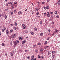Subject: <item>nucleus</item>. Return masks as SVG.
Listing matches in <instances>:
<instances>
[{
  "label": "nucleus",
  "mask_w": 60,
  "mask_h": 60,
  "mask_svg": "<svg viewBox=\"0 0 60 60\" xmlns=\"http://www.w3.org/2000/svg\"><path fill=\"white\" fill-rule=\"evenodd\" d=\"M46 10V9H49V7L48 6H46V7H43Z\"/></svg>",
  "instance_id": "f257e3e1"
},
{
  "label": "nucleus",
  "mask_w": 60,
  "mask_h": 60,
  "mask_svg": "<svg viewBox=\"0 0 60 60\" xmlns=\"http://www.w3.org/2000/svg\"><path fill=\"white\" fill-rule=\"evenodd\" d=\"M16 36H17V35L16 34H15L13 35L12 36V37L13 38L16 37Z\"/></svg>",
  "instance_id": "f03ea898"
},
{
  "label": "nucleus",
  "mask_w": 60,
  "mask_h": 60,
  "mask_svg": "<svg viewBox=\"0 0 60 60\" xmlns=\"http://www.w3.org/2000/svg\"><path fill=\"white\" fill-rule=\"evenodd\" d=\"M47 16H48V17H49L50 16L49 15V12H47Z\"/></svg>",
  "instance_id": "7ed1b4c3"
},
{
  "label": "nucleus",
  "mask_w": 60,
  "mask_h": 60,
  "mask_svg": "<svg viewBox=\"0 0 60 60\" xmlns=\"http://www.w3.org/2000/svg\"><path fill=\"white\" fill-rule=\"evenodd\" d=\"M6 33L7 35L9 34V31H8V30H7L6 31Z\"/></svg>",
  "instance_id": "20e7f679"
},
{
  "label": "nucleus",
  "mask_w": 60,
  "mask_h": 60,
  "mask_svg": "<svg viewBox=\"0 0 60 60\" xmlns=\"http://www.w3.org/2000/svg\"><path fill=\"white\" fill-rule=\"evenodd\" d=\"M56 52V51H52V54H55V53Z\"/></svg>",
  "instance_id": "39448f33"
},
{
  "label": "nucleus",
  "mask_w": 60,
  "mask_h": 60,
  "mask_svg": "<svg viewBox=\"0 0 60 60\" xmlns=\"http://www.w3.org/2000/svg\"><path fill=\"white\" fill-rule=\"evenodd\" d=\"M57 4H60V0H58Z\"/></svg>",
  "instance_id": "423d86ee"
},
{
  "label": "nucleus",
  "mask_w": 60,
  "mask_h": 60,
  "mask_svg": "<svg viewBox=\"0 0 60 60\" xmlns=\"http://www.w3.org/2000/svg\"><path fill=\"white\" fill-rule=\"evenodd\" d=\"M19 40H22V39H23V38H22V37H21L20 38H19Z\"/></svg>",
  "instance_id": "0eeeda50"
},
{
  "label": "nucleus",
  "mask_w": 60,
  "mask_h": 60,
  "mask_svg": "<svg viewBox=\"0 0 60 60\" xmlns=\"http://www.w3.org/2000/svg\"><path fill=\"white\" fill-rule=\"evenodd\" d=\"M26 43V40H24L22 41V44H23V43Z\"/></svg>",
  "instance_id": "6e6552de"
},
{
  "label": "nucleus",
  "mask_w": 60,
  "mask_h": 60,
  "mask_svg": "<svg viewBox=\"0 0 60 60\" xmlns=\"http://www.w3.org/2000/svg\"><path fill=\"white\" fill-rule=\"evenodd\" d=\"M49 46H45L44 47V48H45V49H47V48H49Z\"/></svg>",
  "instance_id": "1a4fd4ad"
},
{
  "label": "nucleus",
  "mask_w": 60,
  "mask_h": 60,
  "mask_svg": "<svg viewBox=\"0 0 60 60\" xmlns=\"http://www.w3.org/2000/svg\"><path fill=\"white\" fill-rule=\"evenodd\" d=\"M14 45H16V44H17V42L16 41L14 42Z\"/></svg>",
  "instance_id": "9d476101"
},
{
  "label": "nucleus",
  "mask_w": 60,
  "mask_h": 60,
  "mask_svg": "<svg viewBox=\"0 0 60 60\" xmlns=\"http://www.w3.org/2000/svg\"><path fill=\"white\" fill-rule=\"evenodd\" d=\"M40 51H41V52H42V51H43V49H42V48H41L40 49Z\"/></svg>",
  "instance_id": "9b49d317"
},
{
  "label": "nucleus",
  "mask_w": 60,
  "mask_h": 60,
  "mask_svg": "<svg viewBox=\"0 0 60 60\" xmlns=\"http://www.w3.org/2000/svg\"><path fill=\"white\" fill-rule=\"evenodd\" d=\"M28 31L26 30H25V33L27 34V33H28V32H27Z\"/></svg>",
  "instance_id": "f8f14e48"
},
{
  "label": "nucleus",
  "mask_w": 60,
  "mask_h": 60,
  "mask_svg": "<svg viewBox=\"0 0 60 60\" xmlns=\"http://www.w3.org/2000/svg\"><path fill=\"white\" fill-rule=\"evenodd\" d=\"M13 30L12 29H11L10 30V33H12V32H13Z\"/></svg>",
  "instance_id": "ddd939ff"
},
{
  "label": "nucleus",
  "mask_w": 60,
  "mask_h": 60,
  "mask_svg": "<svg viewBox=\"0 0 60 60\" xmlns=\"http://www.w3.org/2000/svg\"><path fill=\"white\" fill-rule=\"evenodd\" d=\"M18 13L19 14H22V12H21L19 11L18 12Z\"/></svg>",
  "instance_id": "4468645a"
},
{
  "label": "nucleus",
  "mask_w": 60,
  "mask_h": 60,
  "mask_svg": "<svg viewBox=\"0 0 60 60\" xmlns=\"http://www.w3.org/2000/svg\"><path fill=\"white\" fill-rule=\"evenodd\" d=\"M41 58H42V59H43L44 58V57L43 56H41Z\"/></svg>",
  "instance_id": "2eb2a0df"
},
{
  "label": "nucleus",
  "mask_w": 60,
  "mask_h": 60,
  "mask_svg": "<svg viewBox=\"0 0 60 60\" xmlns=\"http://www.w3.org/2000/svg\"><path fill=\"white\" fill-rule=\"evenodd\" d=\"M17 43H19V41H18V40H17L16 41H15Z\"/></svg>",
  "instance_id": "dca6fc26"
},
{
  "label": "nucleus",
  "mask_w": 60,
  "mask_h": 60,
  "mask_svg": "<svg viewBox=\"0 0 60 60\" xmlns=\"http://www.w3.org/2000/svg\"><path fill=\"white\" fill-rule=\"evenodd\" d=\"M38 45H40V46H41V43H38Z\"/></svg>",
  "instance_id": "f3484780"
},
{
  "label": "nucleus",
  "mask_w": 60,
  "mask_h": 60,
  "mask_svg": "<svg viewBox=\"0 0 60 60\" xmlns=\"http://www.w3.org/2000/svg\"><path fill=\"white\" fill-rule=\"evenodd\" d=\"M10 54H11V56H13V53H12V52H11L10 53Z\"/></svg>",
  "instance_id": "a211bd4d"
},
{
  "label": "nucleus",
  "mask_w": 60,
  "mask_h": 60,
  "mask_svg": "<svg viewBox=\"0 0 60 60\" xmlns=\"http://www.w3.org/2000/svg\"><path fill=\"white\" fill-rule=\"evenodd\" d=\"M40 25H42V22L41 21L40 22Z\"/></svg>",
  "instance_id": "6ab92c4d"
},
{
  "label": "nucleus",
  "mask_w": 60,
  "mask_h": 60,
  "mask_svg": "<svg viewBox=\"0 0 60 60\" xmlns=\"http://www.w3.org/2000/svg\"><path fill=\"white\" fill-rule=\"evenodd\" d=\"M45 44H48V42H47V41H45Z\"/></svg>",
  "instance_id": "aec40b11"
},
{
  "label": "nucleus",
  "mask_w": 60,
  "mask_h": 60,
  "mask_svg": "<svg viewBox=\"0 0 60 60\" xmlns=\"http://www.w3.org/2000/svg\"><path fill=\"white\" fill-rule=\"evenodd\" d=\"M40 35H41V36H42L43 35V33H41L40 34Z\"/></svg>",
  "instance_id": "412c9836"
},
{
  "label": "nucleus",
  "mask_w": 60,
  "mask_h": 60,
  "mask_svg": "<svg viewBox=\"0 0 60 60\" xmlns=\"http://www.w3.org/2000/svg\"><path fill=\"white\" fill-rule=\"evenodd\" d=\"M34 30H35L36 31L37 30V28L35 27L34 28Z\"/></svg>",
  "instance_id": "4be33fe9"
},
{
  "label": "nucleus",
  "mask_w": 60,
  "mask_h": 60,
  "mask_svg": "<svg viewBox=\"0 0 60 60\" xmlns=\"http://www.w3.org/2000/svg\"><path fill=\"white\" fill-rule=\"evenodd\" d=\"M1 45L2 46H4V45H4V43H2V44Z\"/></svg>",
  "instance_id": "5701e85b"
},
{
  "label": "nucleus",
  "mask_w": 60,
  "mask_h": 60,
  "mask_svg": "<svg viewBox=\"0 0 60 60\" xmlns=\"http://www.w3.org/2000/svg\"><path fill=\"white\" fill-rule=\"evenodd\" d=\"M22 26H23V27H26V26H25V24H23L22 25Z\"/></svg>",
  "instance_id": "b1692460"
},
{
  "label": "nucleus",
  "mask_w": 60,
  "mask_h": 60,
  "mask_svg": "<svg viewBox=\"0 0 60 60\" xmlns=\"http://www.w3.org/2000/svg\"><path fill=\"white\" fill-rule=\"evenodd\" d=\"M34 55H33L31 56V58L32 59L34 58Z\"/></svg>",
  "instance_id": "393cba45"
},
{
  "label": "nucleus",
  "mask_w": 60,
  "mask_h": 60,
  "mask_svg": "<svg viewBox=\"0 0 60 60\" xmlns=\"http://www.w3.org/2000/svg\"><path fill=\"white\" fill-rule=\"evenodd\" d=\"M2 32H4V29H3L2 30Z\"/></svg>",
  "instance_id": "a878e982"
},
{
  "label": "nucleus",
  "mask_w": 60,
  "mask_h": 60,
  "mask_svg": "<svg viewBox=\"0 0 60 60\" xmlns=\"http://www.w3.org/2000/svg\"><path fill=\"white\" fill-rule=\"evenodd\" d=\"M52 25H54V22L52 21Z\"/></svg>",
  "instance_id": "bb28decb"
},
{
  "label": "nucleus",
  "mask_w": 60,
  "mask_h": 60,
  "mask_svg": "<svg viewBox=\"0 0 60 60\" xmlns=\"http://www.w3.org/2000/svg\"><path fill=\"white\" fill-rule=\"evenodd\" d=\"M35 52H36V53H38V51L37 50H35Z\"/></svg>",
  "instance_id": "cd10ccee"
},
{
  "label": "nucleus",
  "mask_w": 60,
  "mask_h": 60,
  "mask_svg": "<svg viewBox=\"0 0 60 60\" xmlns=\"http://www.w3.org/2000/svg\"><path fill=\"white\" fill-rule=\"evenodd\" d=\"M8 5V3H7L6 4V6H7Z\"/></svg>",
  "instance_id": "c85d7f7f"
},
{
  "label": "nucleus",
  "mask_w": 60,
  "mask_h": 60,
  "mask_svg": "<svg viewBox=\"0 0 60 60\" xmlns=\"http://www.w3.org/2000/svg\"><path fill=\"white\" fill-rule=\"evenodd\" d=\"M55 14H57V11H55Z\"/></svg>",
  "instance_id": "c756f323"
},
{
  "label": "nucleus",
  "mask_w": 60,
  "mask_h": 60,
  "mask_svg": "<svg viewBox=\"0 0 60 60\" xmlns=\"http://www.w3.org/2000/svg\"><path fill=\"white\" fill-rule=\"evenodd\" d=\"M38 57L39 58H41V57L40 56V55H38Z\"/></svg>",
  "instance_id": "7c9ffc66"
},
{
  "label": "nucleus",
  "mask_w": 60,
  "mask_h": 60,
  "mask_svg": "<svg viewBox=\"0 0 60 60\" xmlns=\"http://www.w3.org/2000/svg\"><path fill=\"white\" fill-rule=\"evenodd\" d=\"M27 58L28 59H29L30 58V57L28 56L27 57Z\"/></svg>",
  "instance_id": "2f4dec72"
},
{
  "label": "nucleus",
  "mask_w": 60,
  "mask_h": 60,
  "mask_svg": "<svg viewBox=\"0 0 60 60\" xmlns=\"http://www.w3.org/2000/svg\"><path fill=\"white\" fill-rule=\"evenodd\" d=\"M11 19H9V23H10V22H11Z\"/></svg>",
  "instance_id": "473e14b6"
},
{
  "label": "nucleus",
  "mask_w": 60,
  "mask_h": 60,
  "mask_svg": "<svg viewBox=\"0 0 60 60\" xmlns=\"http://www.w3.org/2000/svg\"><path fill=\"white\" fill-rule=\"evenodd\" d=\"M45 22H45L46 24H48V22H47V21L46 20L45 21Z\"/></svg>",
  "instance_id": "72a5a7b5"
},
{
  "label": "nucleus",
  "mask_w": 60,
  "mask_h": 60,
  "mask_svg": "<svg viewBox=\"0 0 60 60\" xmlns=\"http://www.w3.org/2000/svg\"><path fill=\"white\" fill-rule=\"evenodd\" d=\"M55 31H56V33H58L59 32L58 30H55Z\"/></svg>",
  "instance_id": "f704fd0d"
},
{
  "label": "nucleus",
  "mask_w": 60,
  "mask_h": 60,
  "mask_svg": "<svg viewBox=\"0 0 60 60\" xmlns=\"http://www.w3.org/2000/svg\"><path fill=\"white\" fill-rule=\"evenodd\" d=\"M14 13H15V12H16V10H14Z\"/></svg>",
  "instance_id": "c9c22d12"
},
{
  "label": "nucleus",
  "mask_w": 60,
  "mask_h": 60,
  "mask_svg": "<svg viewBox=\"0 0 60 60\" xmlns=\"http://www.w3.org/2000/svg\"><path fill=\"white\" fill-rule=\"evenodd\" d=\"M13 15V12H11V16H12V15Z\"/></svg>",
  "instance_id": "e433bc0d"
},
{
  "label": "nucleus",
  "mask_w": 60,
  "mask_h": 60,
  "mask_svg": "<svg viewBox=\"0 0 60 60\" xmlns=\"http://www.w3.org/2000/svg\"><path fill=\"white\" fill-rule=\"evenodd\" d=\"M14 29L15 30H17V28L16 27H14Z\"/></svg>",
  "instance_id": "4c0bfd02"
},
{
  "label": "nucleus",
  "mask_w": 60,
  "mask_h": 60,
  "mask_svg": "<svg viewBox=\"0 0 60 60\" xmlns=\"http://www.w3.org/2000/svg\"><path fill=\"white\" fill-rule=\"evenodd\" d=\"M17 2H14V4H17Z\"/></svg>",
  "instance_id": "58836bf2"
},
{
  "label": "nucleus",
  "mask_w": 60,
  "mask_h": 60,
  "mask_svg": "<svg viewBox=\"0 0 60 60\" xmlns=\"http://www.w3.org/2000/svg\"><path fill=\"white\" fill-rule=\"evenodd\" d=\"M44 3H45V2H42L41 3V4H44Z\"/></svg>",
  "instance_id": "ea45409f"
},
{
  "label": "nucleus",
  "mask_w": 60,
  "mask_h": 60,
  "mask_svg": "<svg viewBox=\"0 0 60 60\" xmlns=\"http://www.w3.org/2000/svg\"><path fill=\"white\" fill-rule=\"evenodd\" d=\"M52 57H53V58H54V57H55V56L52 55Z\"/></svg>",
  "instance_id": "a19ab883"
},
{
  "label": "nucleus",
  "mask_w": 60,
  "mask_h": 60,
  "mask_svg": "<svg viewBox=\"0 0 60 60\" xmlns=\"http://www.w3.org/2000/svg\"><path fill=\"white\" fill-rule=\"evenodd\" d=\"M51 33H50L48 35H51Z\"/></svg>",
  "instance_id": "79ce46f5"
},
{
  "label": "nucleus",
  "mask_w": 60,
  "mask_h": 60,
  "mask_svg": "<svg viewBox=\"0 0 60 60\" xmlns=\"http://www.w3.org/2000/svg\"><path fill=\"white\" fill-rule=\"evenodd\" d=\"M33 47H36V45H34Z\"/></svg>",
  "instance_id": "37998d69"
},
{
  "label": "nucleus",
  "mask_w": 60,
  "mask_h": 60,
  "mask_svg": "<svg viewBox=\"0 0 60 60\" xmlns=\"http://www.w3.org/2000/svg\"><path fill=\"white\" fill-rule=\"evenodd\" d=\"M57 18H58L59 17V16L58 15H57L56 16Z\"/></svg>",
  "instance_id": "c03bdc74"
},
{
  "label": "nucleus",
  "mask_w": 60,
  "mask_h": 60,
  "mask_svg": "<svg viewBox=\"0 0 60 60\" xmlns=\"http://www.w3.org/2000/svg\"><path fill=\"white\" fill-rule=\"evenodd\" d=\"M34 32H32V33H31V34L32 35H34Z\"/></svg>",
  "instance_id": "a18cd8bd"
},
{
  "label": "nucleus",
  "mask_w": 60,
  "mask_h": 60,
  "mask_svg": "<svg viewBox=\"0 0 60 60\" xmlns=\"http://www.w3.org/2000/svg\"><path fill=\"white\" fill-rule=\"evenodd\" d=\"M39 12H37L36 13V15H39Z\"/></svg>",
  "instance_id": "49530a36"
},
{
  "label": "nucleus",
  "mask_w": 60,
  "mask_h": 60,
  "mask_svg": "<svg viewBox=\"0 0 60 60\" xmlns=\"http://www.w3.org/2000/svg\"><path fill=\"white\" fill-rule=\"evenodd\" d=\"M15 26H17V23H15Z\"/></svg>",
  "instance_id": "de8ad7c7"
},
{
  "label": "nucleus",
  "mask_w": 60,
  "mask_h": 60,
  "mask_svg": "<svg viewBox=\"0 0 60 60\" xmlns=\"http://www.w3.org/2000/svg\"><path fill=\"white\" fill-rule=\"evenodd\" d=\"M52 20L51 19H50L49 20V21H51Z\"/></svg>",
  "instance_id": "09e8293b"
},
{
  "label": "nucleus",
  "mask_w": 60,
  "mask_h": 60,
  "mask_svg": "<svg viewBox=\"0 0 60 60\" xmlns=\"http://www.w3.org/2000/svg\"><path fill=\"white\" fill-rule=\"evenodd\" d=\"M5 19H6V18H7V16H6V17H5Z\"/></svg>",
  "instance_id": "8fccbe9b"
},
{
  "label": "nucleus",
  "mask_w": 60,
  "mask_h": 60,
  "mask_svg": "<svg viewBox=\"0 0 60 60\" xmlns=\"http://www.w3.org/2000/svg\"><path fill=\"white\" fill-rule=\"evenodd\" d=\"M25 27H23V29H25Z\"/></svg>",
  "instance_id": "3c124183"
},
{
  "label": "nucleus",
  "mask_w": 60,
  "mask_h": 60,
  "mask_svg": "<svg viewBox=\"0 0 60 60\" xmlns=\"http://www.w3.org/2000/svg\"><path fill=\"white\" fill-rule=\"evenodd\" d=\"M8 10V8H7L5 10V11H7Z\"/></svg>",
  "instance_id": "603ef678"
},
{
  "label": "nucleus",
  "mask_w": 60,
  "mask_h": 60,
  "mask_svg": "<svg viewBox=\"0 0 60 60\" xmlns=\"http://www.w3.org/2000/svg\"><path fill=\"white\" fill-rule=\"evenodd\" d=\"M48 55H49V54H50V53H49V52H48Z\"/></svg>",
  "instance_id": "864d4df0"
},
{
  "label": "nucleus",
  "mask_w": 60,
  "mask_h": 60,
  "mask_svg": "<svg viewBox=\"0 0 60 60\" xmlns=\"http://www.w3.org/2000/svg\"><path fill=\"white\" fill-rule=\"evenodd\" d=\"M50 13L51 14H53V12H50Z\"/></svg>",
  "instance_id": "5fc2aeb1"
},
{
  "label": "nucleus",
  "mask_w": 60,
  "mask_h": 60,
  "mask_svg": "<svg viewBox=\"0 0 60 60\" xmlns=\"http://www.w3.org/2000/svg\"><path fill=\"white\" fill-rule=\"evenodd\" d=\"M14 7H12V8H11V9H13V8H14Z\"/></svg>",
  "instance_id": "6e6d98bb"
},
{
  "label": "nucleus",
  "mask_w": 60,
  "mask_h": 60,
  "mask_svg": "<svg viewBox=\"0 0 60 60\" xmlns=\"http://www.w3.org/2000/svg\"><path fill=\"white\" fill-rule=\"evenodd\" d=\"M47 40H49V38H47Z\"/></svg>",
  "instance_id": "4d7b16f0"
},
{
  "label": "nucleus",
  "mask_w": 60,
  "mask_h": 60,
  "mask_svg": "<svg viewBox=\"0 0 60 60\" xmlns=\"http://www.w3.org/2000/svg\"><path fill=\"white\" fill-rule=\"evenodd\" d=\"M11 2H10L9 3H8V4H11Z\"/></svg>",
  "instance_id": "13d9d810"
},
{
  "label": "nucleus",
  "mask_w": 60,
  "mask_h": 60,
  "mask_svg": "<svg viewBox=\"0 0 60 60\" xmlns=\"http://www.w3.org/2000/svg\"><path fill=\"white\" fill-rule=\"evenodd\" d=\"M38 10H39V9H36V11H38Z\"/></svg>",
  "instance_id": "bf43d9fd"
},
{
  "label": "nucleus",
  "mask_w": 60,
  "mask_h": 60,
  "mask_svg": "<svg viewBox=\"0 0 60 60\" xmlns=\"http://www.w3.org/2000/svg\"><path fill=\"white\" fill-rule=\"evenodd\" d=\"M48 31L49 32H50V30H48Z\"/></svg>",
  "instance_id": "052dcab7"
},
{
  "label": "nucleus",
  "mask_w": 60,
  "mask_h": 60,
  "mask_svg": "<svg viewBox=\"0 0 60 60\" xmlns=\"http://www.w3.org/2000/svg\"><path fill=\"white\" fill-rule=\"evenodd\" d=\"M1 36V33H0V36Z\"/></svg>",
  "instance_id": "680f3d73"
},
{
  "label": "nucleus",
  "mask_w": 60,
  "mask_h": 60,
  "mask_svg": "<svg viewBox=\"0 0 60 60\" xmlns=\"http://www.w3.org/2000/svg\"><path fill=\"white\" fill-rule=\"evenodd\" d=\"M25 51L26 52H27V50H25Z\"/></svg>",
  "instance_id": "e2e57ef3"
},
{
  "label": "nucleus",
  "mask_w": 60,
  "mask_h": 60,
  "mask_svg": "<svg viewBox=\"0 0 60 60\" xmlns=\"http://www.w3.org/2000/svg\"><path fill=\"white\" fill-rule=\"evenodd\" d=\"M30 33H31H31H32V31H30Z\"/></svg>",
  "instance_id": "0e129e2a"
},
{
  "label": "nucleus",
  "mask_w": 60,
  "mask_h": 60,
  "mask_svg": "<svg viewBox=\"0 0 60 60\" xmlns=\"http://www.w3.org/2000/svg\"><path fill=\"white\" fill-rule=\"evenodd\" d=\"M2 16H4V14H2Z\"/></svg>",
  "instance_id": "69168bd1"
},
{
  "label": "nucleus",
  "mask_w": 60,
  "mask_h": 60,
  "mask_svg": "<svg viewBox=\"0 0 60 60\" xmlns=\"http://www.w3.org/2000/svg\"><path fill=\"white\" fill-rule=\"evenodd\" d=\"M51 17L52 18H53V16H51Z\"/></svg>",
  "instance_id": "338daca9"
},
{
  "label": "nucleus",
  "mask_w": 60,
  "mask_h": 60,
  "mask_svg": "<svg viewBox=\"0 0 60 60\" xmlns=\"http://www.w3.org/2000/svg\"><path fill=\"white\" fill-rule=\"evenodd\" d=\"M6 16H6V15L5 14V15L4 17H6Z\"/></svg>",
  "instance_id": "774afa93"
}]
</instances>
